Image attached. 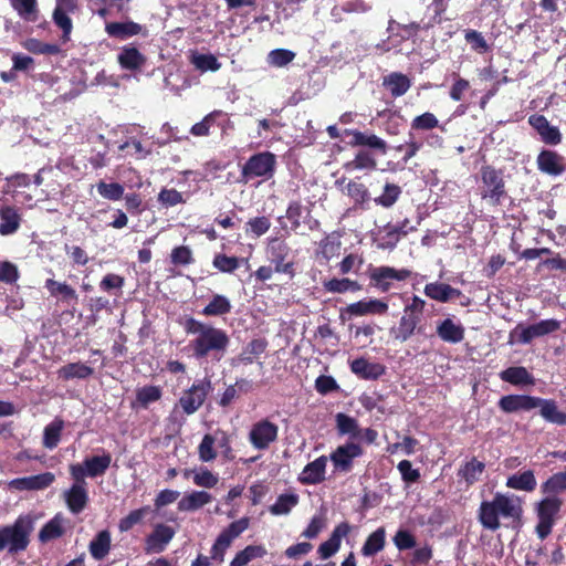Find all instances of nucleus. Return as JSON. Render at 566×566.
<instances>
[{
	"mask_svg": "<svg viewBox=\"0 0 566 566\" xmlns=\"http://www.w3.org/2000/svg\"><path fill=\"white\" fill-rule=\"evenodd\" d=\"M105 31L109 36L124 40L142 33L144 28L133 21L109 22L106 23Z\"/></svg>",
	"mask_w": 566,
	"mask_h": 566,
	"instance_id": "393cba45",
	"label": "nucleus"
},
{
	"mask_svg": "<svg viewBox=\"0 0 566 566\" xmlns=\"http://www.w3.org/2000/svg\"><path fill=\"white\" fill-rule=\"evenodd\" d=\"M347 196H349L356 203H364L369 199V193L366 187L363 184L356 181H349L345 190Z\"/></svg>",
	"mask_w": 566,
	"mask_h": 566,
	"instance_id": "6e6d98bb",
	"label": "nucleus"
},
{
	"mask_svg": "<svg viewBox=\"0 0 566 566\" xmlns=\"http://www.w3.org/2000/svg\"><path fill=\"white\" fill-rule=\"evenodd\" d=\"M386 543V530L378 527L366 539L361 547V554L366 557L374 556L384 549Z\"/></svg>",
	"mask_w": 566,
	"mask_h": 566,
	"instance_id": "cd10ccee",
	"label": "nucleus"
},
{
	"mask_svg": "<svg viewBox=\"0 0 566 566\" xmlns=\"http://www.w3.org/2000/svg\"><path fill=\"white\" fill-rule=\"evenodd\" d=\"M59 377L69 379H85L93 374V368L83 363H72L61 367L57 371Z\"/></svg>",
	"mask_w": 566,
	"mask_h": 566,
	"instance_id": "72a5a7b5",
	"label": "nucleus"
},
{
	"mask_svg": "<svg viewBox=\"0 0 566 566\" xmlns=\"http://www.w3.org/2000/svg\"><path fill=\"white\" fill-rule=\"evenodd\" d=\"M326 526L324 515H315L312 517L307 527L303 531L302 536L308 539L315 538Z\"/></svg>",
	"mask_w": 566,
	"mask_h": 566,
	"instance_id": "69168bd1",
	"label": "nucleus"
},
{
	"mask_svg": "<svg viewBox=\"0 0 566 566\" xmlns=\"http://www.w3.org/2000/svg\"><path fill=\"white\" fill-rule=\"evenodd\" d=\"M279 427L269 419H262L252 424L249 432V442L256 450H266L276 441Z\"/></svg>",
	"mask_w": 566,
	"mask_h": 566,
	"instance_id": "423d86ee",
	"label": "nucleus"
},
{
	"mask_svg": "<svg viewBox=\"0 0 566 566\" xmlns=\"http://www.w3.org/2000/svg\"><path fill=\"white\" fill-rule=\"evenodd\" d=\"M536 479L531 470L517 472L507 478L506 486L517 491L532 492L536 488Z\"/></svg>",
	"mask_w": 566,
	"mask_h": 566,
	"instance_id": "bb28decb",
	"label": "nucleus"
},
{
	"mask_svg": "<svg viewBox=\"0 0 566 566\" xmlns=\"http://www.w3.org/2000/svg\"><path fill=\"white\" fill-rule=\"evenodd\" d=\"M161 397V390L155 386H146L137 391V401L147 407L149 403L157 401Z\"/></svg>",
	"mask_w": 566,
	"mask_h": 566,
	"instance_id": "4d7b16f0",
	"label": "nucleus"
},
{
	"mask_svg": "<svg viewBox=\"0 0 566 566\" xmlns=\"http://www.w3.org/2000/svg\"><path fill=\"white\" fill-rule=\"evenodd\" d=\"M328 458L321 455L304 467L300 473L298 481L305 485H314L323 482L326 474Z\"/></svg>",
	"mask_w": 566,
	"mask_h": 566,
	"instance_id": "dca6fc26",
	"label": "nucleus"
},
{
	"mask_svg": "<svg viewBox=\"0 0 566 566\" xmlns=\"http://www.w3.org/2000/svg\"><path fill=\"white\" fill-rule=\"evenodd\" d=\"M388 311V304L382 300L369 298L349 304L343 312L348 318L365 315H382Z\"/></svg>",
	"mask_w": 566,
	"mask_h": 566,
	"instance_id": "9b49d317",
	"label": "nucleus"
},
{
	"mask_svg": "<svg viewBox=\"0 0 566 566\" xmlns=\"http://www.w3.org/2000/svg\"><path fill=\"white\" fill-rule=\"evenodd\" d=\"M565 490L566 471L554 474L542 485V491L547 494H556Z\"/></svg>",
	"mask_w": 566,
	"mask_h": 566,
	"instance_id": "603ef678",
	"label": "nucleus"
},
{
	"mask_svg": "<svg viewBox=\"0 0 566 566\" xmlns=\"http://www.w3.org/2000/svg\"><path fill=\"white\" fill-rule=\"evenodd\" d=\"M67 509L73 514L81 513L87 505V485H73L64 492Z\"/></svg>",
	"mask_w": 566,
	"mask_h": 566,
	"instance_id": "f3484780",
	"label": "nucleus"
},
{
	"mask_svg": "<svg viewBox=\"0 0 566 566\" xmlns=\"http://www.w3.org/2000/svg\"><path fill=\"white\" fill-rule=\"evenodd\" d=\"M411 275L407 269H395L391 266H378L370 272V282L380 292H388L391 287V281H405Z\"/></svg>",
	"mask_w": 566,
	"mask_h": 566,
	"instance_id": "6e6552de",
	"label": "nucleus"
},
{
	"mask_svg": "<svg viewBox=\"0 0 566 566\" xmlns=\"http://www.w3.org/2000/svg\"><path fill=\"white\" fill-rule=\"evenodd\" d=\"M64 533V518L57 514L40 531L39 539L43 543L62 536Z\"/></svg>",
	"mask_w": 566,
	"mask_h": 566,
	"instance_id": "f704fd0d",
	"label": "nucleus"
},
{
	"mask_svg": "<svg viewBox=\"0 0 566 566\" xmlns=\"http://www.w3.org/2000/svg\"><path fill=\"white\" fill-rule=\"evenodd\" d=\"M232 541H233V538L223 530L219 534V536L217 537V539L212 546V549H211L212 558L213 559H217V558L222 559L224 552L231 545Z\"/></svg>",
	"mask_w": 566,
	"mask_h": 566,
	"instance_id": "052dcab7",
	"label": "nucleus"
},
{
	"mask_svg": "<svg viewBox=\"0 0 566 566\" xmlns=\"http://www.w3.org/2000/svg\"><path fill=\"white\" fill-rule=\"evenodd\" d=\"M502 380L513 385H533L532 375L524 367H510L500 374Z\"/></svg>",
	"mask_w": 566,
	"mask_h": 566,
	"instance_id": "473e14b6",
	"label": "nucleus"
},
{
	"mask_svg": "<svg viewBox=\"0 0 566 566\" xmlns=\"http://www.w3.org/2000/svg\"><path fill=\"white\" fill-rule=\"evenodd\" d=\"M212 501V495L206 491H192L185 494L178 502V510L181 512L197 511Z\"/></svg>",
	"mask_w": 566,
	"mask_h": 566,
	"instance_id": "b1692460",
	"label": "nucleus"
},
{
	"mask_svg": "<svg viewBox=\"0 0 566 566\" xmlns=\"http://www.w3.org/2000/svg\"><path fill=\"white\" fill-rule=\"evenodd\" d=\"M336 427L340 434L349 436L350 438H359L360 437V429L356 421V419L345 415V413H337L336 415Z\"/></svg>",
	"mask_w": 566,
	"mask_h": 566,
	"instance_id": "a19ab883",
	"label": "nucleus"
},
{
	"mask_svg": "<svg viewBox=\"0 0 566 566\" xmlns=\"http://www.w3.org/2000/svg\"><path fill=\"white\" fill-rule=\"evenodd\" d=\"M537 408H539V413L545 420L556 424L566 423V415L557 409V406L553 400H545L539 398Z\"/></svg>",
	"mask_w": 566,
	"mask_h": 566,
	"instance_id": "c9c22d12",
	"label": "nucleus"
},
{
	"mask_svg": "<svg viewBox=\"0 0 566 566\" xmlns=\"http://www.w3.org/2000/svg\"><path fill=\"white\" fill-rule=\"evenodd\" d=\"M44 287L49 292L50 296L54 297L59 303L72 305L78 301V295L75 289L66 282L46 279Z\"/></svg>",
	"mask_w": 566,
	"mask_h": 566,
	"instance_id": "2eb2a0df",
	"label": "nucleus"
},
{
	"mask_svg": "<svg viewBox=\"0 0 566 566\" xmlns=\"http://www.w3.org/2000/svg\"><path fill=\"white\" fill-rule=\"evenodd\" d=\"M185 329L187 334L192 336L189 346L196 358L213 355V357L220 359L230 344L226 331L195 318L187 319Z\"/></svg>",
	"mask_w": 566,
	"mask_h": 566,
	"instance_id": "f257e3e1",
	"label": "nucleus"
},
{
	"mask_svg": "<svg viewBox=\"0 0 566 566\" xmlns=\"http://www.w3.org/2000/svg\"><path fill=\"white\" fill-rule=\"evenodd\" d=\"M295 57V53L290 51V50H285V49H276V50H272L268 57H266V61L270 65L272 66H275V67H283L285 65H287L289 63H291Z\"/></svg>",
	"mask_w": 566,
	"mask_h": 566,
	"instance_id": "8fccbe9b",
	"label": "nucleus"
},
{
	"mask_svg": "<svg viewBox=\"0 0 566 566\" xmlns=\"http://www.w3.org/2000/svg\"><path fill=\"white\" fill-rule=\"evenodd\" d=\"M537 167L542 172L558 176L564 171L563 158L552 150H543L537 156Z\"/></svg>",
	"mask_w": 566,
	"mask_h": 566,
	"instance_id": "aec40b11",
	"label": "nucleus"
},
{
	"mask_svg": "<svg viewBox=\"0 0 566 566\" xmlns=\"http://www.w3.org/2000/svg\"><path fill=\"white\" fill-rule=\"evenodd\" d=\"M352 144L355 146H367L369 148L379 149L382 154H386L387 145L384 139L376 135H367L361 132H354Z\"/></svg>",
	"mask_w": 566,
	"mask_h": 566,
	"instance_id": "58836bf2",
	"label": "nucleus"
},
{
	"mask_svg": "<svg viewBox=\"0 0 566 566\" xmlns=\"http://www.w3.org/2000/svg\"><path fill=\"white\" fill-rule=\"evenodd\" d=\"M191 63L201 72L212 71L216 72L221 67L217 57L212 54L195 53L191 56Z\"/></svg>",
	"mask_w": 566,
	"mask_h": 566,
	"instance_id": "49530a36",
	"label": "nucleus"
},
{
	"mask_svg": "<svg viewBox=\"0 0 566 566\" xmlns=\"http://www.w3.org/2000/svg\"><path fill=\"white\" fill-rule=\"evenodd\" d=\"M218 481V476L207 469H202L193 475V483L201 488L211 489L217 485Z\"/></svg>",
	"mask_w": 566,
	"mask_h": 566,
	"instance_id": "774afa93",
	"label": "nucleus"
},
{
	"mask_svg": "<svg viewBox=\"0 0 566 566\" xmlns=\"http://www.w3.org/2000/svg\"><path fill=\"white\" fill-rule=\"evenodd\" d=\"M401 193V189L399 186L394 184H387L384 187V192L375 199L377 205H380L385 208H390L396 203L399 196Z\"/></svg>",
	"mask_w": 566,
	"mask_h": 566,
	"instance_id": "09e8293b",
	"label": "nucleus"
},
{
	"mask_svg": "<svg viewBox=\"0 0 566 566\" xmlns=\"http://www.w3.org/2000/svg\"><path fill=\"white\" fill-rule=\"evenodd\" d=\"M539 398L526 395H509L500 399L499 406L505 412L530 411L538 407Z\"/></svg>",
	"mask_w": 566,
	"mask_h": 566,
	"instance_id": "4468645a",
	"label": "nucleus"
},
{
	"mask_svg": "<svg viewBox=\"0 0 566 566\" xmlns=\"http://www.w3.org/2000/svg\"><path fill=\"white\" fill-rule=\"evenodd\" d=\"M117 61L122 69L133 71L142 67L146 59L136 48L126 45L122 48Z\"/></svg>",
	"mask_w": 566,
	"mask_h": 566,
	"instance_id": "a878e982",
	"label": "nucleus"
},
{
	"mask_svg": "<svg viewBox=\"0 0 566 566\" xmlns=\"http://www.w3.org/2000/svg\"><path fill=\"white\" fill-rule=\"evenodd\" d=\"M111 548V534L108 531H101L90 543L91 555L99 560L103 559Z\"/></svg>",
	"mask_w": 566,
	"mask_h": 566,
	"instance_id": "7c9ffc66",
	"label": "nucleus"
},
{
	"mask_svg": "<svg viewBox=\"0 0 566 566\" xmlns=\"http://www.w3.org/2000/svg\"><path fill=\"white\" fill-rule=\"evenodd\" d=\"M231 311L230 301L220 294H216L208 305L202 310L206 316H220L228 314Z\"/></svg>",
	"mask_w": 566,
	"mask_h": 566,
	"instance_id": "ea45409f",
	"label": "nucleus"
},
{
	"mask_svg": "<svg viewBox=\"0 0 566 566\" xmlns=\"http://www.w3.org/2000/svg\"><path fill=\"white\" fill-rule=\"evenodd\" d=\"M290 253V248L286 243L279 239H272L268 245L269 260L275 265V271L279 273L292 274L293 263L286 262Z\"/></svg>",
	"mask_w": 566,
	"mask_h": 566,
	"instance_id": "f8f14e48",
	"label": "nucleus"
},
{
	"mask_svg": "<svg viewBox=\"0 0 566 566\" xmlns=\"http://www.w3.org/2000/svg\"><path fill=\"white\" fill-rule=\"evenodd\" d=\"M18 14L29 21L36 19V0H10Z\"/></svg>",
	"mask_w": 566,
	"mask_h": 566,
	"instance_id": "de8ad7c7",
	"label": "nucleus"
},
{
	"mask_svg": "<svg viewBox=\"0 0 566 566\" xmlns=\"http://www.w3.org/2000/svg\"><path fill=\"white\" fill-rule=\"evenodd\" d=\"M350 370L359 378L373 380L385 374V366L377 363H369L365 358H357L350 363Z\"/></svg>",
	"mask_w": 566,
	"mask_h": 566,
	"instance_id": "6ab92c4d",
	"label": "nucleus"
},
{
	"mask_svg": "<svg viewBox=\"0 0 566 566\" xmlns=\"http://www.w3.org/2000/svg\"><path fill=\"white\" fill-rule=\"evenodd\" d=\"M275 164L276 159L272 153H259L250 157L244 164L242 168V176L247 181L254 177L269 179L274 174Z\"/></svg>",
	"mask_w": 566,
	"mask_h": 566,
	"instance_id": "39448f33",
	"label": "nucleus"
},
{
	"mask_svg": "<svg viewBox=\"0 0 566 566\" xmlns=\"http://www.w3.org/2000/svg\"><path fill=\"white\" fill-rule=\"evenodd\" d=\"M149 507L145 506L138 510L132 511L127 516L123 517L118 523V528L122 533L132 530L136 524L143 521L148 513Z\"/></svg>",
	"mask_w": 566,
	"mask_h": 566,
	"instance_id": "3c124183",
	"label": "nucleus"
},
{
	"mask_svg": "<svg viewBox=\"0 0 566 566\" xmlns=\"http://www.w3.org/2000/svg\"><path fill=\"white\" fill-rule=\"evenodd\" d=\"M97 192L105 199L119 200L124 193V187L117 182L106 184L101 181L96 185Z\"/></svg>",
	"mask_w": 566,
	"mask_h": 566,
	"instance_id": "864d4df0",
	"label": "nucleus"
},
{
	"mask_svg": "<svg viewBox=\"0 0 566 566\" xmlns=\"http://www.w3.org/2000/svg\"><path fill=\"white\" fill-rule=\"evenodd\" d=\"M422 328L421 327H417L415 325V322H409L407 319V317L405 316H401L400 321H399V325L397 328H392L390 331V334L392 335V337L400 342V343H405L407 342L416 332L418 333H421Z\"/></svg>",
	"mask_w": 566,
	"mask_h": 566,
	"instance_id": "c03bdc74",
	"label": "nucleus"
},
{
	"mask_svg": "<svg viewBox=\"0 0 566 566\" xmlns=\"http://www.w3.org/2000/svg\"><path fill=\"white\" fill-rule=\"evenodd\" d=\"M170 259L175 265H188L193 261L192 251L186 245L177 247L172 250Z\"/></svg>",
	"mask_w": 566,
	"mask_h": 566,
	"instance_id": "338daca9",
	"label": "nucleus"
},
{
	"mask_svg": "<svg viewBox=\"0 0 566 566\" xmlns=\"http://www.w3.org/2000/svg\"><path fill=\"white\" fill-rule=\"evenodd\" d=\"M265 554L266 551L263 546L249 545L235 555L231 566H245L252 559L263 557Z\"/></svg>",
	"mask_w": 566,
	"mask_h": 566,
	"instance_id": "37998d69",
	"label": "nucleus"
},
{
	"mask_svg": "<svg viewBox=\"0 0 566 566\" xmlns=\"http://www.w3.org/2000/svg\"><path fill=\"white\" fill-rule=\"evenodd\" d=\"M84 462L87 470V476L96 478L103 475L109 468L112 455L107 452H104L102 455L86 458Z\"/></svg>",
	"mask_w": 566,
	"mask_h": 566,
	"instance_id": "c85d7f7f",
	"label": "nucleus"
},
{
	"mask_svg": "<svg viewBox=\"0 0 566 566\" xmlns=\"http://www.w3.org/2000/svg\"><path fill=\"white\" fill-rule=\"evenodd\" d=\"M55 481L52 472L13 479L9 486L15 491H42L51 486Z\"/></svg>",
	"mask_w": 566,
	"mask_h": 566,
	"instance_id": "9d476101",
	"label": "nucleus"
},
{
	"mask_svg": "<svg viewBox=\"0 0 566 566\" xmlns=\"http://www.w3.org/2000/svg\"><path fill=\"white\" fill-rule=\"evenodd\" d=\"M63 428L64 421L60 418H55L44 428L43 446L46 449L52 450L59 444Z\"/></svg>",
	"mask_w": 566,
	"mask_h": 566,
	"instance_id": "e433bc0d",
	"label": "nucleus"
},
{
	"mask_svg": "<svg viewBox=\"0 0 566 566\" xmlns=\"http://www.w3.org/2000/svg\"><path fill=\"white\" fill-rule=\"evenodd\" d=\"M439 124L437 117L432 113H424L413 118L411 128L417 130H427L437 127Z\"/></svg>",
	"mask_w": 566,
	"mask_h": 566,
	"instance_id": "0e129e2a",
	"label": "nucleus"
},
{
	"mask_svg": "<svg viewBox=\"0 0 566 566\" xmlns=\"http://www.w3.org/2000/svg\"><path fill=\"white\" fill-rule=\"evenodd\" d=\"M298 503V495L295 493H286L281 494L269 507V511L272 515L279 516V515H287L291 513L293 507H295Z\"/></svg>",
	"mask_w": 566,
	"mask_h": 566,
	"instance_id": "2f4dec72",
	"label": "nucleus"
},
{
	"mask_svg": "<svg viewBox=\"0 0 566 566\" xmlns=\"http://www.w3.org/2000/svg\"><path fill=\"white\" fill-rule=\"evenodd\" d=\"M464 38L465 41L471 45V49L479 53H484L490 50V46L481 32L475 30H468Z\"/></svg>",
	"mask_w": 566,
	"mask_h": 566,
	"instance_id": "13d9d810",
	"label": "nucleus"
},
{
	"mask_svg": "<svg viewBox=\"0 0 566 566\" xmlns=\"http://www.w3.org/2000/svg\"><path fill=\"white\" fill-rule=\"evenodd\" d=\"M376 159L368 151H359L356 157L346 164L347 169H374Z\"/></svg>",
	"mask_w": 566,
	"mask_h": 566,
	"instance_id": "5fc2aeb1",
	"label": "nucleus"
},
{
	"mask_svg": "<svg viewBox=\"0 0 566 566\" xmlns=\"http://www.w3.org/2000/svg\"><path fill=\"white\" fill-rule=\"evenodd\" d=\"M212 390L209 379L199 380L184 392L179 399V406L187 415L195 413L205 402L206 397Z\"/></svg>",
	"mask_w": 566,
	"mask_h": 566,
	"instance_id": "0eeeda50",
	"label": "nucleus"
},
{
	"mask_svg": "<svg viewBox=\"0 0 566 566\" xmlns=\"http://www.w3.org/2000/svg\"><path fill=\"white\" fill-rule=\"evenodd\" d=\"M73 7V0H60L54 12L53 20L55 24L63 31V41L70 40V34L73 29L72 21L67 14V9Z\"/></svg>",
	"mask_w": 566,
	"mask_h": 566,
	"instance_id": "5701e85b",
	"label": "nucleus"
},
{
	"mask_svg": "<svg viewBox=\"0 0 566 566\" xmlns=\"http://www.w3.org/2000/svg\"><path fill=\"white\" fill-rule=\"evenodd\" d=\"M175 534L176 532L172 527L163 523L156 524L153 532L146 538V552H164Z\"/></svg>",
	"mask_w": 566,
	"mask_h": 566,
	"instance_id": "ddd939ff",
	"label": "nucleus"
},
{
	"mask_svg": "<svg viewBox=\"0 0 566 566\" xmlns=\"http://www.w3.org/2000/svg\"><path fill=\"white\" fill-rule=\"evenodd\" d=\"M384 85L395 97L402 96L410 88L409 78L401 73H391L384 78Z\"/></svg>",
	"mask_w": 566,
	"mask_h": 566,
	"instance_id": "c756f323",
	"label": "nucleus"
},
{
	"mask_svg": "<svg viewBox=\"0 0 566 566\" xmlns=\"http://www.w3.org/2000/svg\"><path fill=\"white\" fill-rule=\"evenodd\" d=\"M213 446H214V438L212 436H210V434H206L202 438V440H201V442L199 444V448H198L199 458H200L201 461L210 462L213 459H216L217 453L213 450Z\"/></svg>",
	"mask_w": 566,
	"mask_h": 566,
	"instance_id": "680f3d73",
	"label": "nucleus"
},
{
	"mask_svg": "<svg viewBox=\"0 0 566 566\" xmlns=\"http://www.w3.org/2000/svg\"><path fill=\"white\" fill-rule=\"evenodd\" d=\"M213 266L221 272L232 273L239 266V259L226 254H217L213 259Z\"/></svg>",
	"mask_w": 566,
	"mask_h": 566,
	"instance_id": "bf43d9fd",
	"label": "nucleus"
},
{
	"mask_svg": "<svg viewBox=\"0 0 566 566\" xmlns=\"http://www.w3.org/2000/svg\"><path fill=\"white\" fill-rule=\"evenodd\" d=\"M523 513L521 499L512 493H496L491 501H483L479 510V521L482 526L490 531L500 528V517L520 520Z\"/></svg>",
	"mask_w": 566,
	"mask_h": 566,
	"instance_id": "f03ea898",
	"label": "nucleus"
},
{
	"mask_svg": "<svg viewBox=\"0 0 566 566\" xmlns=\"http://www.w3.org/2000/svg\"><path fill=\"white\" fill-rule=\"evenodd\" d=\"M484 463L481 461H478L476 459H472L465 465L460 470L459 474L469 483L473 484L474 482L479 481L483 471H484Z\"/></svg>",
	"mask_w": 566,
	"mask_h": 566,
	"instance_id": "a18cd8bd",
	"label": "nucleus"
},
{
	"mask_svg": "<svg viewBox=\"0 0 566 566\" xmlns=\"http://www.w3.org/2000/svg\"><path fill=\"white\" fill-rule=\"evenodd\" d=\"M536 337H537V335L535 334L534 325L524 326L522 324H518L511 332V338H516V340L522 344H528Z\"/></svg>",
	"mask_w": 566,
	"mask_h": 566,
	"instance_id": "e2e57ef3",
	"label": "nucleus"
},
{
	"mask_svg": "<svg viewBox=\"0 0 566 566\" xmlns=\"http://www.w3.org/2000/svg\"><path fill=\"white\" fill-rule=\"evenodd\" d=\"M363 454V449L359 444L347 442L338 446L329 455L334 464L335 471L349 472L353 468V461Z\"/></svg>",
	"mask_w": 566,
	"mask_h": 566,
	"instance_id": "1a4fd4ad",
	"label": "nucleus"
},
{
	"mask_svg": "<svg viewBox=\"0 0 566 566\" xmlns=\"http://www.w3.org/2000/svg\"><path fill=\"white\" fill-rule=\"evenodd\" d=\"M36 517L32 514L19 516L12 525L0 528V552L17 554L27 549Z\"/></svg>",
	"mask_w": 566,
	"mask_h": 566,
	"instance_id": "7ed1b4c3",
	"label": "nucleus"
},
{
	"mask_svg": "<svg viewBox=\"0 0 566 566\" xmlns=\"http://www.w3.org/2000/svg\"><path fill=\"white\" fill-rule=\"evenodd\" d=\"M562 502L555 496H547L537 507L538 520H546L554 522L555 515L560 509Z\"/></svg>",
	"mask_w": 566,
	"mask_h": 566,
	"instance_id": "79ce46f5",
	"label": "nucleus"
},
{
	"mask_svg": "<svg viewBox=\"0 0 566 566\" xmlns=\"http://www.w3.org/2000/svg\"><path fill=\"white\" fill-rule=\"evenodd\" d=\"M481 197L492 206H497L505 196L503 174L491 166L481 168Z\"/></svg>",
	"mask_w": 566,
	"mask_h": 566,
	"instance_id": "20e7f679",
	"label": "nucleus"
},
{
	"mask_svg": "<svg viewBox=\"0 0 566 566\" xmlns=\"http://www.w3.org/2000/svg\"><path fill=\"white\" fill-rule=\"evenodd\" d=\"M437 334L447 343L458 344L464 338V327L451 318H446L437 326Z\"/></svg>",
	"mask_w": 566,
	"mask_h": 566,
	"instance_id": "412c9836",
	"label": "nucleus"
},
{
	"mask_svg": "<svg viewBox=\"0 0 566 566\" xmlns=\"http://www.w3.org/2000/svg\"><path fill=\"white\" fill-rule=\"evenodd\" d=\"M324 289L329 293L357 292L361 290V285L357 281L350 279H331L324 282Z\"/></svg>",
	"mask_w": 566,
	"mask_h": 566,
	"instance_id": "4c0bfd02",
	"label": "nucleus"
},
{
	"mask_svg": "<svg viewBox=\"0 0 566 566\" xmlns=\"http://www.w3.org/2000/svg\"><path fill=\"white\" fill-rule=\"evenodd\" d=\"M426 296L431 300L446 303L452 298L459 297L461 292L449 284L441 282L428 283L423 290Z\"/></svg>",
	"mask_w": 566,
	"mask_h": 566,
	"instance_id": "4be33fe9",
	"label": "nucleus"
},
{
	"mask_svg": "<svg viewBox=\"0 0 566 566\" xmlns=\"http://www.w3.org/2000/svg\"><path fill=\"white\" fill-rule=\"evenodd\" d=\"M22 221L19 209L12 206H3L0 209V234L11 235L18 232Z\"/></svg>",
	"mask_w": 566,
	"mask_h": 566,
	"instance_id": "a211bd4d",
	"label": "nucleus"
}]
</instances>
